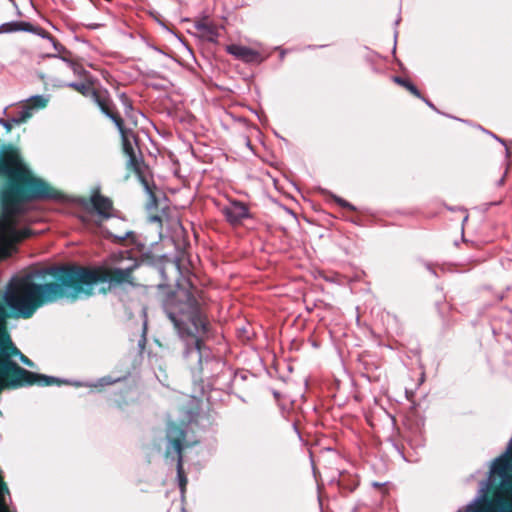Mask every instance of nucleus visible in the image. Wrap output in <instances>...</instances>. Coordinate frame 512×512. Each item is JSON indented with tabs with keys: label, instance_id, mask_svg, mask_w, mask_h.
<instances>
[{
	"label": "nucleus",
	"instance_id": "obj_1",
	"mask_svg": "<svg viewBox=\"0 0 512 512\" xmlns=\"http://www.w3.org/2000/svg\"><path fill=\"white\" fill-rule=\"evenodd\" d=\"M99 283L116 287L132 284L133 277L129 268L54 266L38 270L18 285L11 286L6 301L18 315L30 318L43 305L64 298L74 301L93 295Z\"/></svg>",
	"mask_w": 512,
	"mask_h": 512
},
{
	"label": "nucleus",
	"instance_id": "obj_2",
	"mask_svg": "<svg viewBox=\"0 0 512 512\" xmlns=\"http://www.w3.org/2000/svg\"><path fill=\"white\" fill-rule=\"evenodd\" d=\"M0 173L15 180L1 192L0 244L10 248L30 235L28 230H18L12 219L21 211L23 202L56 199L58 193L44 180L30 176L17 154L11 153L0 159Z\"/></svg>",
	"mask_w": 512,
	"mask_h": 512
},
{
	"label": "nucleus",
	"instance_id": "obj_3",
	"mask_svg": "<svg viewBox=\"0 0 512 512\" xmlns=\"http://www.w3.org/2000/svg\"><path fill=\"white\" fill-rule=\"evenodd\" d=\"M165 312L185 344L184 357L201 362L202 341L209 323L196 298L190 292L178 294L165 305Z\"/></svg>",
	"mask_w": 512,
	"mask_h": 512
},
{
	"label": "nucleus",
	"instance_id": "obj_4",
	"mask_svg": "<svg viewBox=\"0 0 512 512\" xmlns=\"http://www.w3.org/2000/svg\"><path fill=\"white\" fill-rule=\"evenodd\" d=\"M468 512H512V440L507 451L493 461L488 480L481 484Z\"/></svg>",
	"mask_w": 512,
	"mask_h": 512
},
{
	"label": "nucleus",
	"instance_id": "obj_5",
	"mask_svg": "<svg viewBox=\"0 0 512 512\" xmlns=\"http://www.w3.org/2000/svg\"><path fill=\"white\" fill-rule=\"evenodd\" d=\"M22 280L23 279L19 280L17 283L10 284L7 289L11 286L18 285ZM3 300H6V294H4V296L0 294V385L5 387L9 384L13 387H17L19 383H21V378L23 377L17 372V369L22 368L17 365L12 358H19L22 352L13 344L7 331V312L3 305ZM6 304L9 306L8 303Z\"/></svg>",
	"mask_w": 512,
	"mask_h": 512
},
{
	"label": "nucleus",
	"instance_id": "obj_6",
	"mask_svg": "<svg viewBox=\"0 0 512 512\" xmlns=\"http://www.w3.org/2000/svg\"><path fill=\"white\" fill-rule=\"evenodd\" d=\"M166 437L168 441L166 458L171 457L173 460H177V477L179 487L183 492L187 484V478L183 470L182 449L184 447L193 446L197 441L190 439L188 425L185 423L176 424L170 422L167 427Z\"/></svg>",
	"mask_w": 512,
	"mask_h": 512
},
{
	"label": "nucleus",
	"instance_id": "obj_7",
	"mask_svg": "<svg viewBox=\"0 0 512 512\" xmlns=\"http://www.w3.org/2000/svg\"><path fill=\"white\" fill-rule=\"evenodd\" d=\"M84 211L79 215L86 226L100 227L105 220L113 216V202L99 193L93 194L89 200L82 202Z\"/></svg>",
	"mask_w": 512,
	"mask_h": 512
},
{
	"label": "nucleus",
	"instance_id": "obj_8",
	"mask_svg": "<svg viewBox=\"0 0 512 512\" xmlns=\"http://www.w3.org/2000/svg\"><path fill=\"white\" fill-rule=\"evenodd\" d=\"M117 129L121 135L123 152L128 157L127 166L133 171L139 173L140 161L132 144V140L135 139L134 133L132 130L126 129L123 122L121 123L120 127H117Z\"/></svg>",
	"mask_w": 512,
	"mask_h": 512
},
{
	"label": "nucleus",
	"instance_id": "obj_9",
	"mask_svg": "<svg viewBox=\"0 0 512 512\" xmlns=\"http://www.w3.org/2000/svg\"><path fill=\"white\" fill-rule=\"evenodd\" d=\"M17 372L23 376L21 378V383H19L18 386L34 385V384H36L38 386H52V385H61L62 383H67V381L62 380L60 378L33 373L26 369H17Z\"/></svg>",
	"mask_w": 512,
	"mask_h": 512
},
{
	"label": "nucleus",
	"instance_id": "obj_10",
	"mask_svg": "<svg viewBox=\"0 0 512 512\" xmlns=\"http://www.w3.org/2000/svg\"><path fill=\"white\" fill-rule=\"evenodd\" d=\"M104 265L113 266L116 268H129V273L131 274L138 267L136 259L130 257L127 251L112 253L105 261Z\"/></svg>",
	"mask_w": 512,
	"mask_h": 512
},
{
	"label": "nucleus",
	"instance_id": "obj_11",
	"mask_svg": "<svg viewBox=\"0 0 512 512\" xmlns=\"http://www.w3.org/2000/svg\"><path fill=\"white\" fill-rule=\"evenodd\" d=\"M222 212L226 219L232 224L239 223L248 216L247 207L240 202L229 203L223 207Z\"/></svg>",
	"mask_w": 512,
	"mask_h": 512
},
{
	"label": "nucleus",
	"instance_id": "obj_12",
	"mask_svg": "<svg viewBox=\"0 0 512 512\" xmlns=\"http://www.w3.org/2000/svg\"><path fill=\"white\" fill-rule=\"evenodd\" d=\"M92 100L100 108L101 112L114 122L116 127L121 126L123 120L117 113L112 111L110 100L107 97L101 95L99 92H96V97H92Z\"/></svg>",
	"mask_w": 512,
	"mask_h": 512
},
{
	"label": "nucleus",
	"instance_id": "obj_13",
	"mask_svg": "<svg viewBox=\"0 0 512 512\" xmlns=\"http://www.w3.org/2000/svg\"><path fill=\"white\" fill-rule=\"evenodd\" d=\"M227 52L233 56H235L237 59H240L244 62H253L256 60V52L248 47L238 45V44H231L227 46Z\"/></svg>",
	"mask_w": 512,
	"mask_h": 512
},
{
	"label": "nucleus",
	"instance_id": "obj_14",
	"mask_svg": "<svg viewBox=\"0 0 512 512\" xmlns=\"http://www.w3.org/2000/svg\"><path fill=\"white\" fill-rule=\"evenodd\" d=\"M33 27L28 22H9L4 23L0 26V32L1 33H9L14 31H32Z\"/></svg>",
	"mask_w": 512,
	"mask_h": 512
},
{
	"label": "nucleus",
	"instance_id": "obj_15",
	"mask_svg": "<svg viewBox=\"0 0 512 512\" xmlns=\"http://www.w3.org/2000/svg\"><path fill=\"white\" fill-rule=\"evenodd\" d=\"M50 101L49 95H34L31 96L27 102L28 104L24 105L25 107H32V114L35 110L45 108Z\"/></svg>",
	"mask_w": 512,
	"mask_h": 512
},
{
	"label": "nucleus",
	"instance_id": "obj_16",
	"mask_svg": "<svg viewBox=\"0 0 512 512\" xmlns=\"http://www.w3.org/2000/svg\"><path fill=\"white\" fill-rule=\"evenodd\" d=\"M64 85L78 91L85 97H90L91 99L92 97H96L97 91L90 84L83 82H70Z\"/></svg>",
	"mask_w": 512,
	"mask_h": 512
},
{
	"label": "nucleus",
	"instance_id": "obj_17",
	"mask_svg": "<svg viewBox=\"0 0 512 512\" xmlns=\"http://www.w3.org/2000/svg\"><path fill=\"white\" fill-rule=\"evenodd\" d=\"M196 28L208 35L210 38H216L219 36L218 29L213 24L207 21H201L196 24Z\"/></svg>",
	"mask_w": 512,
	"mask_h": 512
},
{
	"label": "nucleus",
	"instance_id": "obj_18",
	"mask_svg": "<svg viewBox=\"0 0 512 512\" xmlns=\"http://www.w3.org/2000/svg\"><path fill=\"white\" fill-rule=\"evenodd\" d=\"M32 116V107L23 106L22 109L19 111L18 115L11 118V121L15 125H20L25 123Z\"/></svg>",
	"mask_w": 512,
	"mask_h": 512
},
{
	"label": "nucleus",
	"instance_id": "obj_19",
	"mask_svg": "<svg viewBox=\"0 0 512 512\" xmlns=\"http://www.w3.org/2000/svg\"><path fill=\"white\" fill-rule=\"evenodd\" d=\"M62 60L68 64V66L72 69L75 75H78L80 77H84L87 75V71L81 65L74 63L66 58H62Z\"/></svg>",
	"mask_w": 512,
	"mask_h": 512
},
{
	"label": "nucleus",
	"instance_id": "obj_20",
	"mask_svg": "<svg viewBox=\"0 0 512 512\" xmlns=\"http://www.w3.org/2000/svg\"><path fill=\"white\" fill-rule=\"evenodd\" d=\"M395 82H397L401 86L405 87L413 95H415L417 97H420V92L418 91V89L411 82H409V81H407V80H405L403 78H400V77H396L395 78Z\"/></svg>",
	"mask_w": 512,
	"mask_h": 512
},
{
	"label": "nucleus",
	"instance_id": "obj_21",
	"mask_svg": "<svg viewBox=\"0 0 512 512\" xmlns=\"http://www.w3.org/2000/svg\"><path fill=\"white\" fill-rule=\"evenodd\" d=\"M119 379H113L112 377L110 376H105V377H102L100 378L97 383L95 384H85L86 386H89V387H98V386H105V385H111V384H114L118 381Z\"/></svg>",
	"mask_w": 512,
	"mask_h": 512
},
{
	"label": "nucleus",
	"instance_id": "obj_22",
	"mask_svg": "<svg viewBox=\"0 0 512 512\" xmlns=\"http://www.w3.org/2000/svg\"><path fill=\"white\" fill-rule=\"evenodd\" d=\"M42 36H43L44 38H46L47 40H49V41L52 43V45H53L54 49H55L57 52H59V53H60V52H62V51H64V50H65L64 46H62L60 43H58V42H57V41H56V40H55L51 35H49L48 33H44Z\"/></svg>",
	"mask_w": 512,
	"mask_h": 512
},
{
	"label": "nucleus",
	"instance_id": "obj_23",
	"mask_svg": "<svg viewBox=\"0 0 512 512\" xmlns=\"http://www.w3.org/2000/svg\"><path fill=\"white\" fill-rule=\"evenodd\" d=\"M108 233L111 237H113L115 240H117L119 242L127 239L130 235H132V231H130V230H126L122 233H112V232H108Z\"/></svg>",
	"mask_w": 512,
	"mask_h": 512
},
{
	"label": "nucleus",
	"instance_id": "obj_24",
	"mask_svg": "<svg viewBox=\"0 0 512 512\" xmlns=\"http://www.w3.org/2000/svg\"><path fill=\"white\" fill-rule=\"evenodd\" d=\"M120 99L125 108V113L128 114V111L132 110V103L129 101L125 94H122Z\"/></svg>",
	"mask_w": 512,
	"mask_h": 512
},
{
	"label": "nucleus",
	"instance_id": "obj_25",
	"mask_svg": "<svg viewBox=\"0 0 512 512\" xmlns=\"http://www.w3.org/2000/svg\"><path fill=\"white\" fill-rule=\"evenodd\" d=\"M19 360L26 366L28 367H34V363L28 358L26 357L24 354H21L20 357H19Z\"/></svg>",
	"mask_w": 512,
	"mask_h": 512
},
{
	"label": "nucleus",
	"instance_id": "obj_26",
	"mask_svg": "<svg viewBox=\"0 0 512 512\" xmlns=\"http://www.w3.org/2000/svg\"><path fill=\"white\" fill-rule=\"evenodd\" d=\"M0 124L2 126H4L8 131H10L12 129V126L15 125L11 119L9 120H4V119H0Z\"/></svg>",
	"mask_w": 512,
	"mask_h": 512
},
{
	"label": "nucleus",
	"instance_id": "obj_27",
	"mask_svg": "<svg viewBox=\"0 0 512 512\" xmlns=\"http://www.w3.org/2000/svg\"><path fill=\"white\" fill-rule=\"evenodd\" d=\"M337 202H338V203H339V205H340V206H342V207H349V208H352V207H351V205H350L347 201H345V200H343V199H340V198H339V199H337Z\"/></svg>",
	"mask_w": 512,
	"mask_h": 512
},
{
	"label": "nucleus",
	"instance_id": "obj_28",
	"mask_svg": "<svg viewBox=\"0 0 512 512\" xmlns=\"http://www.w3.org/2000/svg\"><path fill=\"white\" fill-rule=\"evenodd\" d=\"M145 344V338L143 337L140 341H139V346L143 347Z\"/></svg>",
	"mask_w": 512,
	"mask_h": 512
},
{
	"label": "nucleus",
	"instance_id": "obj_29",
	"mask_svg": "<svg viewBox=\"0 0 512 512\" xmlns=\"http://www.w3.org/2000/svg\"><path fill=\"white\" fill-rule=\"evenodd\" d=\"M247 145L250 147V150L254 151L253 150V147L251 146L250 142L247 143Z\"/></svg>",
	"mask_w": 512,
	"mask_h": 512
},
{
	"label": "nucleus",
	"instance_id": "obj_30",
	"mask_svg": "<svg viewBox=\"0 0 512 512\" xmlns=\"http://www.w3.org/2000/svg\"><path fill=\"white\" fill-rule=\"evenodd\" d=\"M74 385L81 386L82 384L80 382H76V383H74Z\"/></svg>",
	"mask_w": 512,
	"mask_h": 512
},
{
	"label": "nucleus",
	"instance_id": "obj_31",
	"mask_svg": "<svg viewBox=\"0 0 512 512\" xmlns=\"http://www.w3.org/2000/svg\"><path fill=\"white\" fill-rule=\"evenodd\" d=\"M153 220L158 221L160 219H159V217L156 216V217H153Z\"/></svg>",
	"mask_w": 512,
	"mask_h": 512
},
{
	"label": "nucleus",
	"instance_id": "obj_32",
	"mask_svg": "<svg viewBox=\"0 0 512 512\" xmlns=\"http://www.w3.org/2000/svg\"><path fill=\"white\" fill-rule=\"evenodd\" d=\"M459 512H468V507L466 508V510H465V511H459Z\"/></svg>",
	"mask_w": 512,
	"mask_h": 512
},
{
	"label": "nucleus",
	"instance_id": "obj_33",
	"mask_svg": "<svg viewBox=\"0 0 512 512\" xmlns=\"http://www.w3.org/2000/svg\"><path fill=\"white\" fill-rule=\"evenodd\" d=\"M0 388H3L2 385H0Z\"/></svg>",
	"mask_w": 512,
	"mask_h": 512
}]
</instances>
